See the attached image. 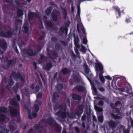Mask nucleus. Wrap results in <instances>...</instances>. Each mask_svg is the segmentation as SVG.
<instances>
[{
	"mask_svg": "<svg viewBox=\"0 0 133 133\" xmlns=\"http://www.w3.org/2000/svg\"><path fill=\"white\" fill-rule=\"evenodd\" d=\"M54 110L56 111H58L57 113H55V114L59 117V118L56 117L58 119H60L62 118H64L66 117L68 115V113L63 109L62 105L56 104L55 105Z\"/></svg>",
	"mask_w": 133,
	"mask_h": 133,
	"instance_id": "1",
	"label": "nucleus"
},
{
	"mask_svg": "<svg viewBox=\"0 0 133 133\" xmlns=\"http://www.w3.org/2000/svg\"><path fill=\"white\" fill-rule=\"evenodd\" d=\"M95 108L97 111V115L99 122H102L103 120V118L102 112V109L97 106H95Z\"/></svg>",
	"mask_w": 133,
	"mask_h": 133,
	"instance_id": "2",
	"label": "nucleus"
},
{
	"mask_svg": "<svg viewBox=\"0 0 133 133\" xmlns=\"http://www.w3.org/2000/svg\"><path fill=\"white\" fill-rule=\"evenodd\" d=\"M41 93H39L37 96V99L34 105V109L35 111H37L39 110V108L38 106L37 105V104H38L39 105H41L42 102L41 101H39L38 100V99L41 98Z\"/></svg>",
	"mask_w": 133,
	"mask_h": 133,
	"instance_id": "3",
	"label": "nucleus"
},
{
	"mask_svg": "<svg viewBox=\"0 0 133 133\" xmlns=\"http://www.w3.org/2000/svg\"><path fill=\"white\" fill-rule=\"evenodd\" d=\"M49 124L52 126H55L56 131L59 132L61 130V127L53 120H51L48 122Z\"/></svg>",
	"mask_w": 133,
	"mask_h": 133,
	"instance_id": "4",
	"label": "nucleus"
},
{
	"mask_svg": "<svg viewBox=\"0 0 133 133\" xmlns=\"http://www.w3.org/2000/svg\"><path fill=\"white\" fill-rule=\"evenodd\" d=\"M60 15L59 12L56 10L54 11L52 14V19L53 20L56 21L57 19V16Z\"/></svg>",
	"mask_w": 133,
	"mask_h": 133,
	"instance_id": "5",
	"label": "nucleus"
},
{
	"mask_svg": "<svg viewBox=\"0 0 133 133\" xmlns=\"http://www.w3.org/2000/svg\"><path fill=\"white\" fill-rule=\"evenodd\" d=\"M12 78L14 79L19 78L20 79L22 82L24 80V79L22 77L19 73H14L13 76H12Z\"/></svg>",
	"mask_w": 133,
	"mask_h": 133,
	"instance_id": "6",
	"label": "nucleus"
},
{
	"mask_svg": "<svg viewBox=\"0 0 133 133\" xmlns=\"http://www.w3.org/2000/svg\"><path fill=\"white\" fill-rule=\"evenodd\" d=\"M21 51L23 54L27 56H33L35 55L30 49L27 52L25 50L23 49L21 50Z\"/></svg>",
	"mask_w": 133,
	"mask_h": 133,
	"instance_id": "7",
	"label": "nucleus"
},
{
	"mask_svg": "<svg viewBox=\"0 0 133 133\" xmlns=\"http://www.w3.org/2000/svg\"><path fill=\"white\" fill-rule=\"evenodd\" d=\"M96 69L98 71H100V73L102 74L103 73V68L101 64L100 63H97L96 65Z\"/></svg>",
	"mask_w": 133,
	"mask_h": 133,
	"instance_id": "8",
	"label": "nucleus"
},
{
	"mask_svg": "<svg viewBox=\"0 0 133 133\" xmlns=\"http://www.w3.org/2000/svg\"><path fill=\"white\" fill-rule=\"evenodd\" d=\"M34 16H35L37 18H39V14H36L30 12H29L28 17L29 18L32 19Z\"/></svg>",
	"mask_w": 133,
	"mask_h": 133,
	"instance_id": "9",
	"label": "nucleus"
},
{
	"mask_svg": "<svg viewBox=\"0 0 133 133\" xmlns=\"http://www.w3.org/2000/svg\"><path fill=\"white\" fill-rule=\"evenodd\" d=\"M79 110L78 111H77L76 112V114L78 116H79L81 115L82 113V111L83 109V106L82 105H80L79 107Z\"/></svg>",
	"mask_w": 133,
	"mask_h": 133,
	"instance_id": "10",
	"label": "nucleus"
},
{
	"mask_svg": "<svg viewBox=\"0 0 133 133\" xmlns=\"http://www.w3.org/2000/svg\"><path fill=\"white\" fill-rule=\"evenodd\" d=\"M117 123L115 122L114 121H111L109 123V126L112 128H114L117 126Z\"/></svg>",
	"mask_w": 133,
	"mask_h": 133,
	"instance_id": "11",
	"label": "nucleus"
},
{
	"mask_svg": "<svg viewBox=\"0 0 133 133\" xmlns=\"http://www.w3.org/2000/svg\"><path fill=\"white\" fill-rule=\"evenodd\" d=\"M65 31L66 34L68 31V29L65 28V29L64 28L61 27L59 31V34L60 35H62L64 31Z\"/></svg>",
	"mask_w": 133,
	"mask_h": 133,
	"instance_id": "12",
	"label": "nucleus"
},
{
	"mask_svg": "<svg viewBox=\"0 0 133 133\" xmlns=\"http://www.w3.org/2000/svg\"><path fill=\"white\" fill-rule=\"evenodd\" d=\"M72 98L76 100H79L81 99V97L78 95L73 94L72 96Z\"/></svg>",
	"mask_w": 133,
	"mask_h": 133,
	"instance_id": "13",
	"label": "nucleus"
},
{
	"mask_svg": "<svg viewBox=\"0 0 133 133\" xmlns=\"http://www.w3.org/2000/svg\"><path fill=\"white\" fill-rule=\"evenodd\" d=\"M81 27L82 28V29L81 30H80V27L78 25H77V30L80 33H82L83 34L84 33V30L83 28V26L81 24Z\"/></svg>",
	"mask_w": 133,
	"mask_h": 133,
	"instance_id": "14",
	"label": "nucleus"
},
{
	"mask_svg": "<svg viewBox=\"0 0 133 133\" xmlns=\"http://www.w3.org/2000/svg\"><path fill=\"white\" fill-rule=\"evenodd\" d=\"M10 112L11 114L12 115H15L19 113L18 111L13 109L10 110Z\"/></svg>",
	"mask_w": 133,
	"mask_h": 133,
	"instance_id": "15",
	"label": "nucleus"
},
{
	"mask_svg": "<svg viewBox=\"0 0 133 133\" xmlns=\"http://www.w3.org/2000/svg\"><path fill=\"white\" fill-rule=\"evenodd\" d=\"M52 65L50 64H48L45 66H44V68L46 70H50L51 68Z\"/></svg>",
	"mask_w": 133,
	"mask_h": 133,
	"instance_id": "16",
	"label": "nucleus"
},
{
	"mask_svg": "<svg viewBox=\"0 0 133 133\" xmlns=\"http://www.w3.org/2000/svg\"><path fill=\"white\" fill-rule=\"evenodd\" d=\"M37 116V114L36 113H33L32 114V115L30 114L29 115V118L30 119H32L33 118H35Z\"/></svg>",
	"mask_w": 133,
	"mask_h": 133,
	"instance_id": "17",
	"label": "nucleus"
},
{
	"mask_svg": "<svg viewBox=\"0 0 133 133\" xmlns=\"http://www.w3.org/2000/svg\"><path fill=\"white\" fill-rule=\"evenodd\" d=\"M17 13L18 16L20 17H21L23 15V11L20 9L18 10Z\"/></svg>",
	"mask_w": 133,
	"mask_h": 133,
	"instance_id": "18",
	"label": "nucleus"
},
{
	"mask_svg": "<svg viewBox=\"0 0 133 133\" xmlns=\"http://www.w3.org/2000/svg\"><path fill=\"white\" fill-rule=\"evenodd\" d=\"M75 44L76 49H79L80 46L78 43L77 39H75L74 40Z\"/></svg>",
	"mask_w": 133,
	"mask_h": 133,
	"instance_id": "19",
	"label": "nucleus"
},
{
	"mask_svg": "<svg viewBox=\"0 0 133 133\" xmlns=\"http://www.w3.org/2000/svg\"><path fill=\"white\" fill-rule=\"evenodd\" d=\"M99 78L102 82L103 83L104 82V78L103 77V75L101 74H99Z\"/></svg>",
	"mask_w": 133,
	"mask_h": 133,
	"instance_id": "20",
	"label": "nucleus"
},
{
	"mask_svg": "<svg viewBox=\"0 0 133 133\" xmlns=\"http://www.w3.org/2000/svg\"><path fill=\"white\" fill-rule=\"evenodd\" d=\"M58 97V95L56 93H54L53 95V101L54 102L55 100L57 99Z\"/></svg>",
	"mask_w": 133,
	"mask_h": 133,
	"instance_id": "21",
	"label": "nucleus"
},
{
	"mask_svg": "<svg viewBox=\"0 0 133 133\" xmlns=\"http://www.w3.org/2000/svg\"><path fill=\"white\" fill-rule=\"evenodd\" d=\"M56 88L57 90H60L62 89L63 86L61 84H58L56 86Z\"/></svg>",
	"mask_w": 133,
	"mask_h": 133,
	"instance_id": "22",
	"label": "nucleus"
},
{
	"mask_svg": "<svg viewBox=\"0 0 133 133\" xmlns=\"http://www.w3.org/2000/svg\"><path fill=\"white\" fill-rule=\"evenodd\" d=\"M112 116L115 119H120L121 118V116H118L117 115H115L113 114H112Z\"/></svg>",
	"mask_w": 133,
	"mask_h": 133,
	"instance_id": "23",
	"label": "nucleus"
},
{
	"mask_svg": "<svg viewBox=\"0 0 133 133\" xmlns=\"http://www.w3.org/2000/svg\"><path fill=\"white\" fill-rule=\"evenodd\" d=\"M76 88L79 91H83L84 88L83 87L81 86H78L76 87Z\"/></svg>",
	"mask_w": 133,
	"mask_h": 133,
	"instance_id": "24",
	"label": "nucleus"
},
{
	"mask_svg": "<svg viewBox=\"0 0 133 133\" xmlns=\"http://www.w3.org/2000/svg\"><path fill=\"white\" fill-rule=\"evenodd\" d=\"M120 102L119 101H117L115 103V105L112 104H111V106L113 108H115V106H117L118 105H120Z\"/></svg>",
	"mask_w": 133,
	"mask_h": 133,
	"instance_id": "25",
	"label": "nucleus"
},
{
	"mask_svg": "<svg viewBox=\"0 0 133 133\" xmlns=\"http://www.w3.org/2000/svg\"><path fill=\"white\" fill-rule=\"evenodd\" d=\"M24 31L25 32H28V28L27 25V24L25 23L24 26Z\"/></svg>",
	"mask_w": 133,
	"mask_h": 133,
	"instance_id": "26",
	"label": "nucleus"
},
{
	"mask_svg": "<svg viewBox=\"0 0 133 133\" xmlns=\"http://www.w3.org/2000/svg\"><path fill=\"white\" fill-rule=\"evenodd\" d=\"M45 24L47 27H51L52 26V24L51 23L48 21H46L45 22Z\"/></svg>",
	"mask_w": 133,
	"mask_h": 133,
	"instance_id": "27",
	"label": "nucleus"
},
{
	"mask_svg": "<svg viewBox=\"0 0 133 133\" xmlns=\"http://www.w3.org/2000/svg\"><path fill=\"white\" fill-rule=\"evenodd\" d=\"M14 83V81L11 79L10 80L9 82L8 85H7V87L8 88H9V86L12 85Z\"/></svg>",
	"mask_w": 133,
	"mask_h": 133,
	"instance_id": "28",
	"label": "nucleus"
},
{
	"mask_svg": "<svg viewBox=\"0 0 133 133\" xmlns=\"http://www.w3.org/2000/svg\"><path fill=\"white\" fill-rule=\"evenodd\" d=\"M124 127L123 125H120V128H119V130L120 131H122L123 132L124 131Z\"/></svg>",
	"mask_w": 133,
	"mask_h": 133,
	"instance_id": "29",
	"label": "nucleus"
},
{
	"mask_svg": "<svg viewBox=\"0 0 133 133\" xmlns=\"http://www.w3.org/2000/svg\"><path fill=\"white\" fill-rule=\"evenodd\" d=\"M51 12V9L50 8L48 9L45 11V13L47 15H48Z\"/></svg>",
	"mask_w": 133,
	"mask_h": 133,
	"instance_id": "30",
	"label": "nucleus"
},
{
	"mask_svg": "<svg viewBox=\"0 0 133 133\" xmlns=\"http://www.w3.org/2000/svg\"><path fill=\"white\" fill-rule=\"evenodd\" d=\"M62 71L63 73L64 74H65L67 73L69 71L66 68H64L62 70Z\"/></svg>",
	"mask_w": 133,
	"mask_h": 133,
	"instance_id": "31",
	"label": "nucleus"
},
{
	"mask_svg": "<svg viewBox=\"0 0 133 133\" xmlns=\"http://www.w3.org/2000/svg\"><path fill=\"white\" fill-rule=\"evenodd\" d=\"M91 88L93 90L94 92L96 93L97 92V90L94 87V86L92 84L91 85Z\"/></svg>",
	"mask_w": 133,
	"mask_h": 133,
	"instance_id": "32",
	"label": "nucleus"
},
{
	"mask_svg": "<svg viewBox=\"0 0 133 133\" xmlns=\"http://www.w3.org/2000/svg\"><path fill=\"white\" fill-rule=\"evenodd\" d=\"M23 93L25 95H27L28 93V90L26 89H25L23 91Z\"/></svg>",
	"mask_w": 133,
	"mask_h": 133,
	"instance_id": "33",
	"label": "nucleus"
},
{
	"mask_svg": "<svg viewBox=\"0 0 133 133\" xmlns=\"http://www.w3.org/2000/svg\"><path fill=\"white\" fill-rule=\"evenodd\" d=\"M0 119L2 121H4L5 119V117L3 115H1L0 116Z\"/></svg>",
	"mask_w": 133,
	"mask_h": 133,
	"instance_id": "34",
	"label": "nucleus"
},
{
	"mask_svg": "<svg viewBox=\"0 0 133 133\" xmlns=\"http://www.w3.org/2000/svg\"><path fill=\"white\" fill-rule=\"evenodd\" d=\"M1 110L3 112H5L6 111V109L5 108L3 107L1 108Z\"/></svg>",
	"mask_w": 133,
	"mask_h": 133,
	"instance_id": "35",
	"label": "nucleus"
},
{
	"mask_svg": "<svg viewBox=\"0 0 133 133\" xmlns=\"http://www.w3.org/2000/svg\"><path fill=\"white\" fill-rule=\"evenodd\" d=\"M81 51L83 52H84L85 51V48L83 46H81Z\"/></svg>",
	"mask_w": 133,
	"mask_h": 133,
	"instance_id": "36",
	"label": "nucleus"
},
{
	"mask_svg": "<svg viewBox=\"0 0 133 133\" xmlns=\"http://www.w3.org/2000/svg\"><path fill=\"white\" fill-rule=\"evenodd\" d=\"M39 89V87L38 85H36L35 89V90L36 92L38 91Z\"/></svg>",
	"mask_w": 133,
	"mask_h": 133,
	"instance_id": "37",
	"label": "nucleus"
},
{
	"mask_svg": "<svg viewBox=\"0 0 133 133\" xmlns=\"http://www.w3.org/2000/svg\"><path fill=\"white\" fill-rule=\"evenodd\" d=\"M8 34V37H10L12 33L10 31H9L7 33Z\"/></svg>",
	"mask_w": 133,
	"mask_h": 133,
	"instance_id": "38",
	"label": "nucleus"
},
{
	"mask_svg": "<svg viewBox=\"0 0 133 133\" xmlns=\"http://www.w3.org/2000/svg\"><path fill=\"white\" fill-rule=\"evenodd\" d=\"M83 43L85 44L87 43V40L85 38H83L82 40Z\"/></svg>",
	"mask_w": 133,
	"mask_h": 133,
	"instance_id": "39",
	"label": "nucleus"
},
{
	"mask_svg": "<svg viewBox=\"0 0 133 133\" xmlns=\"http://www.w3.org/2000/svg\"><path fill=\"white\" fill-rule=\"evenodd\" d=\"M104 77L107 79L109 80H111V78L109 76H105Z\"/></svg>",
	"mask_w": 133,
	"mask_h": 133,
	"instance_id": "40",
	"label": "nucleus"
},
{
	"mask_svg": "<svg viewBox=\"0 0 133 133\" xmlns=\"http://www.w3.org/2000/svg\"><path fill=\"white\" fill-rule=\"evenodd\" d=\"M103 103L102 101H101L98 103V105L100 106H102L103 105Z\"/></svg>",
	"mask_w": 133,
	"mask_h": 133,
	"instance_id": "41",
	"label": "nucleus"
},
{
	"mask_svg": "<svg viewBox=\"0 0 133 133\" xmlns=\"http://www.w3.org/2000/svg\"><path fill=\"white\" fill-rule=\"evenodd\" d=\"M99 90L101 91H104V89L102 87H99Z\"/></svg>",
	"mask_w": 133,
	"mask_h": 133,
	"instance_id": "42",
	"label": "nucleus"
},
{
	"mask_svg": "<svg viewBox=\"0 0 133 133\" xmlns=\"http://www.w3.org/2000/svg\"><path fill=\"white\" fill-rule=\"evenodd\" d=\"M77 12L78 13L80 11V7L79 5H78L77 6Z\"/></svg>",
	"mask_w": 133,
	"mask_h": 133,
	"instance_id": "43",
	"label": "nucleus"
},
{
	"mask_svg": "<svg viewBox=\"0 0 133 133\" xmlns=\"http://www.w3.org/2000/svg\"><path fill=\"white\" fill-rule=\"evenodd\" d=\"M17 100L19 101H20V96L18 95H17Z\"/></svg>",
	"mask_w": 133,
	"mask_h": 133,
	"instance_id": "44",
	"label": "nucleus"
},
{
	"mask_svg": "<svg viewBox=\"0 0 133 133\" xmlns=\"http://www.w3.org/2000/svg\"><path fill=\"white\" fill-rule=\"evenodd\" d=\"M10 129L12 131L14 129V127L12 126H10Z\"/></svg>",
	"mask_w": 133,
	"mask_h": 133,
	"instance_id": "45",
	"label": "nucleus"
},
{
	"mask_svg": "<svg viewBox=\"0 0 133 133\" xmlns=\"http://www.w3.org/2000/svg\"><path fill=\"white\" fill-rule=\"evenodd\" d=\"M75 129L76 131L77 132H78L79 131V129L77 127H76Z\"/></svg>",
	"mask_w": 133,
	"mask_h": 133,
	"instance_id": "46",
	"label": "nucleus"
},
{
	"mask_svg": "<svg viewBox=\"0 0 133 133\" xmlns=\"http://www.w3.org/2000/svg\"><path fill=\"white\" fill-rule=\"evenodd\" d=\"M130 122L131 126L133 127V121H132L131 119H130Z\"/></svg>",
	"mask_w": 133,
	"mask_h": 133,
	"instance_id": "47",
	"label": "nucleus"
},
{
	"mask_svg": "<svg viewBox=\"0 0 133 133\" xmlns=\"http://www.w3.org/2000/svg\"><path fill=\"white\" fill-rule=\"evenodd\" d=\"M124 133H129V131L128 130H124L123 131Z\"/></svg>",
	"mask_w": 133,
	"mask_h": 133,
	"instance_id": "48",
	"label": "nucleus"
},
{
	"mask_svg": "<svg viewBox=\"0 0 133 133\" xmlns=\"http://www.w3.org/2000/svg\"><path fill=\"white\" fill-rule=\"evenodd\" d=\"M25 108L26 109V110H27L28 109V107L27 105L26 104H25Z\"/></svg>",
	"mask_w": 133,
	"mask_h": 133,
	"instance_id": "49",
	"label": "nucleus"
},
{
	"mask_svg": "<svg viewBox=\"0 0 133 133\" xmlns=\"http://www.w3.org/2000/svg\"><path fill=\"white\" fill-rule=\"evenodd\" d=\"M75 52L77 54H78L79 53V52L78 50L77 49H75Z\"/></svg>",
	"mask_w": 133,
	"mask_h": 133,
	"instance_id": "50",
	"label": "nucleus"
},
{
	"mask_svg": "<svg viewBox=\"0 0 133 133\" xmlns=\"http://www.w3.org/2000/svg\"><path fill=\"white\" fill-rule=\"evenodd\" d=\"M85 118V116H83L82 118V120H84Z\"/></svg>",
	"mask_w": 133,
	"mask_h": 133,
	"instance_id": "51",
	"label": "nucleus"
},
{
	"mask_svg": "<svg viewBox=\"0 0 133 133\" xmlns=\"http://www.w3.org/2000/svg\"><path fill=\"white\" fill-rule=\"evenodd\" d=\"M19 25H21L22 23V21L21 20H19L18 22H17Z\"/></svg>",
	"mask_w": 133,
	"mask_h": 133,
	"instance_id": "52",
	"label": "nucleus"
},
{
	"mask_svg": "<svg viewBox=\"0 0 133 133\" xmlns=\"http://www.w3.org/2000/svg\"><path fill=\"white\" fill-rule=\"evenodd\" d=\"M115 111H116V112L117 113H118L119 112V110L118 109H115Z\"/></svg>",
	"mask_w": 133,
	"mask_h": 133,
	"instance_id": "53",
	"label": "nucleus"
},
{
	"mask_svg": "<svg viewBox=\"0 0 133 133\" xmlns=\"http://www.w3.org/2000/svg\"><path fill=\"white\" fill-rule=\"evenodd\" d=\"M34 84H33L31 86V89H33L34 88Z\"/></svg>",
	"mask_w": 133,
	"mask_h": 133,
	"instance_id": "54",
	"label": "nucleus"
},
{
	"mask_svg": "<svg viewBox=\"0 0 133 133\" xmlns=\"http://www.w3.org/2000/svg\"><path fill=\"white\" fill-rule=\"evenodd\" d=\"M64 16H66V12L65 11H64Z\"/></svg>",
	"mask_w": 133,
	"mask_h": 133,
	"instance_id": "55",
	"label": "nucleus"
},
{
	"mask_svg": "<svg viewBox=\"0 0 133 133\" xmlns=\"http://www.w3.org/2000/svg\"><path fill=\"white\" fill-rule=\"evenodd\" d=\"M39 74H40V76L41 77V78H42L43 80V78L42 76V75L40 73V72H39Z\"/></svg>",
	"mask_w": 133,
	"mask_h": 133,
	"instance_id": "56",
	"label": "nucleus"
},
{
	"mask_svg": "<svg viewBox=\"0 0 133 133\" xmlns=\"http://www.w3.org/2000/svg\"><path fill=\"white\" fill-rule=\"evenodd\" d=\"M82 127H83V128H85V124L84 123H83L82 124Z\"/></svg>",
	"mask_w": 133,
	"mask_h": 133,
	"instance_id": "57",
	"label": "nucleus"
},
{
	"mask_svg": "<svg viewBox=\"0 0 133 133\" xmlns=\"http://www.w3.org/2000/svg\"><path fill=\"white\" fill-rule=\"evenodd\" d=\"M4 47L3 46L2 47L3 49H4L5 48H6V46L5 45H4Z\"/></svg>",
	"mask_w": 133,
	"mask_h": 133,
	"instance_id": "58",
	"label": "nucleus"
},
{
	"mask_svg": "<svg viewBox=\"0 0 133 133\" xmlns=\"http://www.w3.org/2000/svg\"><path fill=\"white\" fill-rule=\"evenodd\" d=\"M57 73H56L54 77L55 78L57 75Z\"/></svg>",
	"mask_w": 133,
	"mask_h": 133,
	"instance_id": "59",
	"label": "nucleus"
},
{
	"mask_svg": "<svg viewBox=\"0 0 133 133\" xmlns=\"http://www.w3.org/2000/svg\"><path fill=\"white\" fill-rule=\"evenodd\" d=\"M44 56H43V55H41V57H40L41 58H43V57H44Z\"/></svg>",
	"mask_w": 133,
	"mask_h": 133,
	"instance_id": "60",
	"label": "nucleus"
},
{
	"mask_svg": "<svg viewBox=\"0 0 133 133\" xmlns=\"http://www.w3.org/2000/svg\"><path fill=\"white\" fill-rule=\"evenodd\" d=\"M16 2L18 4H20V5H21V2H20L19 3H17V2Z\"/></svg>",
	"mask_w": 133,
	"mask_h": 133,
	"instance_id": "61",
	"label": "nucleus"
},
{
	"mask_svg": "<svg viewBox=\"0 0 133 133\" xmlns=\"http://www.w3.org/2000/svg\"><path fill=\"white\" fill-rule=\"evenodd\" d=\"M39 129H40V130L41 131L42 130V128L41 127H39Z\"/></svg>",
	"mask_w": 133,
	"mask_h": 133,
	"instance_id": "62",
	"label": "nucleus"
},
{
	"mask_svg": "<svg viewBox=\"0 0 133 133\" xmlns=\"http://www.w3.org/2000/svg\"><path fill=\"white\" fill-rule=\"evenodd\" d=\"M63 133H66V131L65 130H64L63 131Z\"/></svg>",
	"mask_w": 133,
	"mask_h": 133,
	"instance_id": "63",
	"label": "nucleus"
},
{
	"mask_svg": "<svg viewBox=\"0 0 133 133\" xmlns=\"http://www.w3.org/2000/svg\"><path fill=\"white\" fill-rule=\"evenodd\" d=\"M34 65L35 66H36V63H34Z\"/></svg>",
	"mask_w": 133,
	"mask_h": 133,
	"instance_id": "64",
	"label": "nucleus"
}]
</instances>
